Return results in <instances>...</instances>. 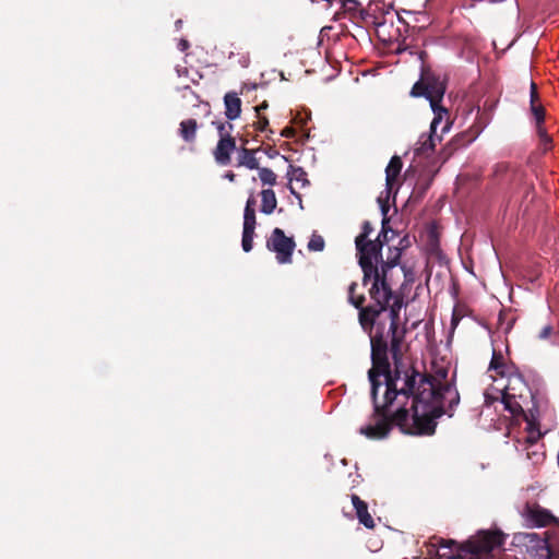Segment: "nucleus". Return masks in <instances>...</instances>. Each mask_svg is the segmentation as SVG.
Returning <instances> with one entry per match:
<instances>
[{"instance_id":"1","label":"nucleus","mask_w":559,"mask_h":559,"mask_svg":"<svg viewBox=\"0 0 559 559\" xmlns=\"http://www.w3.org/2000/svg\"><path fill=\"white\" fill-rule=\"evenodd\" d=\"M394 360L395 366L399 365ZM372 368L368 372L371 383V397L374 413L371 421L359 428V433L368 439L388 437L392 423L409 435H432L436 419L448 414L460 402L455 386L447 381L448 369L437 368L433 380L415 370H408L401 376L396 368L395 377L389 372Z\"/></svg>"},{"instance_id":"2","label":"nucleus","mask_w":559,"mask_h":559,"mask_svg":"<svg viewBox=\"0 0 559 559\" xmlns=\"http://www.w3.org/2000/svg\"><path fill=\"white\" fill-rule=\"evenodd\" d=\"M370 280H372V285L369 293L376 306L362 307L365 297L364 295L356 296V283H352L348 287V301L359 309V323L369 335L374 369L384 372L389 367V350L392 358L397 361L404 332H400L397 329L399 311L394 308H386L392 292L384 277H381L378 271L372 274Z\"/></svg>"},{"instance_id":"3","label":"nucleus","mask_w":559,"mask_h":559,"mask_svg":"<svg viewBox=\"0 0 559 559\" xmlns=\"http://www.w3.org/2000/svg\"><path fill=\"white\" fill-rule=\"evenodd\" d=\"M488 373L492 379V384L484 393L485 402L487 404L499 402L503 409L514 417L523 415L526 423L525 441L528 444L536 443L543 436V432L534 414H524V404L527 402L530 389L523 377L519 372L513 371L511 367L506 366L502 361V356L496 354V352L492 354Z\"/></svg>"},{"instance_id":"4","label":"nucleus","mask_w":559,"mask_h":559,"mask_svg":"<svg viewBox=\"0 0 559 559\" xmlns=\"http://www.w3.org/2000/svg\"><path fill=\"white\" fill-rule=\"evenodd\" d=\"M444 93V82L429 72H424L420 81L416 82L411 91L412 96H424L429 100L433 112L432 130L442 123V133H448L452 122L448 109L440 105Z\"/></svg>"},{"instance_id":"5","label":"nucleus","mask_w":559,"mask_h":559,"mask_svg":"<svg viewBox=\"0 0 559 559\" xmlns=\"http://www.w3.org/2000/svg\"><path fill=\"white\" fill-rule=\"evenodd\" d=\"M504 536L500 531H479L461 547L459 559H483L502 546Z\"/></svg>"},{"instance_id":"6","label":"nucleus","mask_w":559,"mask_h":559,"mask_svg":"<svg viewBox=\"0 0 559 559\" xmlns=\"http://www.w3.org/2000/svg\"><path fill=\"white\" fill-rule=\"evenodd\" d=\"M356 249L358 252V262L364 272V285L370 281L373 273L378 272L377 263L381 259L382 242L380 235L374 241L355 240Z\"/></svg>"},{"instance_id":"7","label":"nucleus","mask_w":559,"mask_h":559,"mask_svg":"<svg viewBox=\"0 0 559 559\" xmlns=\"http://www.w3.org/2000/svg\"><path fill=\"white\" fill-rule=\"evenodd\" d=\"M266 247L276 253L277 262L284 264L292 261L295 241L293 238L285 236L281 228H275L266 241Z\"/></svg>"},{"instance_id":"8","label":"nucleus","mask_w":559,"mask_h":559,"mask_svg":"<svg viewBox=\"0 0 559 559\" xmlns=\"http://www.w3.org/2000/svg\"><path fill=\"white\" fill-rule=\"evenodd\" d=\"M524 539L531 559H552L555 557V552L546 538H542L536 533H527L524 535Z\"/></svg>"},{"instance_id":"9","label":"nucleus","mask_w":559,"mask_h":559,"mask_svg":"<svg viewBox=\"0 0 559 559\" xmlns=\"http://www.w3.org/2000/svg\"><path fill=\"white\" fill-rule=\"evenodd\" d=\"M524 519L530 527H545L556 521V518L550 511L537 504L527 506L525 508Z\"/></svg>"},{"instance_id":"10","label":"nucleus","mask_w":559,"mask_h":559,"mask_svg":"<svg viewBox=\"0 0 559 559\" xmlns=\"http://www.w3.org/2000/svg\"><path fill=\"white\" fill-rule=\"evenodd\" d=\"M442 123L432 130V122L430 123L429 134H421L415 144L414 153L417 156L427 155L433 151L436 143L442 140Z\"/></svg>"},{"instance_id":"11","label":"nucleus","mask_w":559,"mask_h":559,"mask_svg":"<svg viewBox=\"0 0 559 559\" xmlns=\"http://www.w3.org/2000/svg\"><path fill=\"white\" fill-rule=\"evenodd\" d=\"M236 148V142L233 138L219 139L215 150L214 157L217 164L226 166L230 163V154Z\"/></svg>"},{"instance_id":"12","label":"nucleus","mask_w":559,"mask_h":559,"mask_svg":"<svg viewBox=\"0 0 559 559\" xmlns=\"http://www.w3.org/2000/svg\"><path fill=\"white\" fill-rule=\"evenodd\" d=\"M352 503L356 511V516L360 524H362L367 528L374 527V521L370 513L368 512V507L365 501H362L358 496L352 495Z\"/></svg>"},{"instance_id":"13","label":"nucleus","mask_w":559,"mask_h":559,"mask_svg":"<svg viewBox=\"0 0 559 559\" xmlns=\"http://www.w3.org/2000/svg\"><path fill=\"white\" fill-rule=\"evenodd\" d=\"M225 115L228 120H236L241 114V99L235 92H228L224 96Z\"/></svg>"},{"instance_id":"14","label":"nucleus","mask_w":559,"mask_h":559,"mask_svg":"<svg viewBox=\"0 0 559 559\" xmlns=\"http://www.w3.org/2000/svg\"><path fill=\"white\" fill-rule=\"evenodd\" d=\"M255 224V216L243 217L241 247L245 252L252 250Z\"/></svg>"},{"instance_id":"15","label":"nucleus","mask_w":559,"mask_h":559,"mask_svg":"<svg viewBox=\"0 0 559 559\" xmlns=\"http://www.w3.org/2000/svg\"><path fill=\"white\" fill-rule=\"evenodd\" d=\"M402 169V160L399 156H393L385 169V182L388 192L392 189L393 182L396 180Z\"/></svg>"},{"instance_id":"16","label":"nucleus","mask_w":559,"mask_h":559,"mask_svg":"<svg viewBox=\"0 0 559 559\" xmlns=\"http://www.w3.org/2000/svg\"><path fill=\"white\" fill-rule=\"evenodd\" d=\"M261 203V212L266 215L272 214L277 205L275 192L272 189L262 190Z\"/></svg>"},{"instance_id":"17","label":"nucleus","mask_w":559,"mask_h":559,"mask_svg":"<svg viewBox=\"0 0 559 559\" xmlns=\"http://www.w3.org/2000/svg\"><path fill=\"white\" fill-rule=\"evenodd\" d=\"M198 124L194 119H187L181 121L179 133L186 142H192L195 139Z\"/></svg>"},{"instance_id":"18","label":"nucleus","mask_w":559,"mask_h":559,"mask_svg":"<svg viewBox=\"0 0 559 559\" xmlns=\"http://www.w3.org/2000/svg\"><path fill=\"white\" fill-rule=\"evenodd\" d=\"M238 165L245 166L249 169H258L259 160L255 157L253 151L242 148L238 154Z\"/></svg>"},{"instance_id":"19","label":"nucleus","mask_w":559,"mask_h":559,"mask_svg":"<svg viewBox=\"0 0 559 559\" xmlns=\"http://www.w3.org/2000/svg\"><path fill=\"white\" fill-rule=\"evenodd\" d=\"M287 176L290 182L300 183L301 188L309 183L307 173L301 167L290 166Z\"/></svg>"},{"instance_id":"20","label":"nucleus","mask_w":559,"mask_h":559,"mask_svg":"<svg viewBox=\"0 0 559 559\" xmlns=\"http://www.w3.org/2000/svg\"><path fill=\"white\" fill-rule=\"evenodd\" d=\"M538 340L546 341L551 338L552 345H559V325L555 330L550 324L545 325L537 335Z\"/></svg>"},{"instance_id":"21","label":"nucleus","mask_w":559,"mask_h":559,"mask_svg":"<svg viewBox=\"0 0 559 559\" xmlns=\"http://www.w3.org/2000/svg\"><path fill=\"white\" fill-rule=\"evenodd\" d=\"M259 178L263 185L274 186L276 183V175L270 168L262 167L258 168Z\"/></svg>"},{"instance_id":"22","label":"nucleus","mask_w":559,"mask_h":559,"mask_svg":"<svg viewBox=\"0 0 559 559\" xmlns=\"http://www.w3.org/2000/svg\"><path fill=\"white\" fill-rule=\"evenodd\" d=\"M536 131L539 138L540 145L544 151L551 148V138L547 134L546 130L542 126L536 127Z\"/></svg>"},{"instance_id":"23","label":"nucleus","mask_w":559,"mask_h":559,"mask_svg":"<svg viewBox=\"0 0 559 559\" xmlns=\"http://www.w3.org/2000/svg\"><path fill=\"white\" fill-rule=\"evenodd\" d=\"M308 249L310 251H322L324 249V239L319 235H312L308 242Z\"/></svg>"},{"instance_id":"24","label":"nucleus","mask_w":559,"mask_h":559,"mask_svg":"<svg viewBox=\"0 0 559 559\" xmlns=\"http://www.w3.org/2000/svg\"><path fill=\"white\" fill-rule=\"evenodd\" d=\"M531 112L534 116V119L536 121V127L542 126L545 118L544 108L540 105L531 104Z\"/></svg>"},{"instance_id":"25","label":"nucleus","mask_w":559,"mask_h":559,"mask_svg":"<svg viewBox=\"0 0 559 559\" xmlns=\"http://www.w3.org/2000/svg\"><path fill=\"white\" fill-rule=\"evenodd\" d=\"M219 134V139L231 138L230 131L233 130L231 123L214 122Z\"/></svg>"},{"instance_id":"26","label":"nucleus","mask_w":559,"mask_h":559,"mask_svg":"<svg viewBox=\"0 0 559 559\" xmlns=\"http://www.w3.org/2000/svg\"><path fill=\"white\" fill-rule=\"evenodd\" d=\"M373 228L369 222H364L361 233L356 237V240L365 241L367 237L372 233Z\"/></svg>"},{"instance_id":"27","label":"nucleus","mask_w":559,"mask_h":559,"mask_svg":"<svg viewBox=\"0 0 559 559\" xmlns=\"http://www.w3.org/2000/svg\"><path fill=\"white\" fill-rule=\"evenodd\" d=\"M378 202L380 203L381 213H382V215H383L382 223H383V225H384V224H385V222H386V214H388V211H389V206H388V204L382 200V197H381V195L378 198Z\"/></svg>"},{"instance_id":"28","label":"nucleus","mask_w":559,"mask_h":559,"mask_svg":"<svg viewBox=\"0 0 559 559\" xmlns=\"http://www.w3.org/2000/svg\"><path fill=\"white\" fill-rule=\"evenodd\" d=\"M537 98V87L534 82L531 83V104H535Z\"/></svg>"},{"instance_id":"29","label":"nucleus","mask_w":559,"mask_h":559,"mask_svg":"<svg viewBox=\"0 0 559 559\" xmlns=\"http://www.w3.org/2000/svg\"><path fill=\"white\" fill-rule=\"evenodd\" d=\"M257 86L258 85L255 83H243L241 86V93H243V91H253Z\"/></svg>"},{"instance_id":"30","label":"nucleus","mask_w":559,"mask_h":559,"mask_svg":"<svg viewBox=\"0 0 559 559\" xmlns=\"http://www.w3.org/2000/svg\"><path fill=\"white\" fill-rule=\"evenodd\" d=\"M267 124H269V120H267L265 117H263V118H261V119L259 120V122H258V129H259V130H261V131H263V130H265V128L267 127Z\"/></svg>"},{"instance_id":"31","label":"nucleus","mask_w":559,"mask_h":559,"mask_svg":"<svg viewBox=\"0 0 559 559\" xmlns=\"http://www.w3.org/2000/svg\"><path fill=\"white\" fill-rule=\"evenodd\" d=\"M254 206H255V199L252 194H250V197L248 198V200L246 202L245 209H254Z\"/></svg>"},{"instance_id":"32","label":"nucleus","mask_w":559,"mask_h":559,"mask_svg":"<svg viewBox=\"0 0 559 559\" xmlns=\"http://www.w3.org/2000/svg\"><path fill=\"white\" fill-rule=\"evenodd\" d=\"M255 216V209H245L243 217Z\"/></svg>"},{"instance_id":"33","label":"nucleus","mask_w":559,"mask_h":559,"mask_svg":"<svg viewBox=\"0 0 559 559\" xmlns=\"http://www.w3.org/2000/svg\"><path fill=\"white\" fill-rule=\"evenodd\" d=\"M188 47H189L188 41L186 39H181L180 43H179V49L181 51H185Z\"/></svg>"},{"instance_id":"34","label":"nucleus","mask_w":559,"mask_h":559,"mask_svg":"<svg viewBox=\"0 0 559 559\" xmlns=\"http://www.w3.org/2000/svg\"><path fill=\"white\" fill-rule=\"evenodd\" d=\"M292 133H293V130H292V129H289V128H285V129L281 132V134H282L283 136H286V138H289V136L292 135Z\"/></svg>"},{"instance_id":"35","label":"nucleus","mask_w":559,"mask_h":559,"mask_svg":"<svg viewBox=\"0 0 559 559\" xmlns=\"http://www.w3.org/2000/svg\"><path fill=\"white\" fill-rule=\"evenodd\" d=\"M267 108V103L264 102L260 106L255 107V111L259 114L261 110H264Z\"/></svg>"},{"instance_id":"36","label":"nucleus","mask_w":559,"mask_h":559,"mask_svg":"<svg viewBox=\"0 0 559 559\" xmlns=\"http://www.w3.org/2000/svg\"><path fill=\"white\" fill-rule=\"evenodd\" d=\"M224 177L226 179H228L229 181H234L235 180V174L231 173V171L226 173Z\"/></svg>"},{"instance_id":"37","label":"nucleus","mask_w":559,"mask_h":559,"mask_svg":"<svg viewBox=\"0 0 559 559\" xmlns=\"http://www.w3.org/2000/svg\"><path fill=\"white\" fill-rule=\"evenodd\" d=\"M241 64H242V67H245V68H246V67H248V64H249V58H248V57H243V58H242V60H241Z\"/></svg>"},{"instance_id":"38","label":"nucleus","mask_w":559,"mask_h":559,"mask_svg":"<svg viewBox=\"0 0 559 559\" xmlns=\"http://www.w3.org/2000/svg\"><path fill=\"white\" fill-rule=\"evenodd\" d=\"M183 91H185V93H190V94L194 95V93L191 91V88L189 86H186L183 88Z\"/></svg>"},{"instance_id":"39","label":"nucleus","mask_w":559,"mask_h":559,"mask_svg":"<svg viewBox=\"0 0 559 559\" xmlns=\"http://www.w3.org/2000/svg\"><path fill=\"white\" fill-rule=\"evenodd\" d=\"M289 189H290V192H292L293 194H296V192H295V190H294V188H293L292 186L289 187Z\"/></svg>"},{"instance_id":"40","label":"nucleus","mask_w":559,"mask_h":559,"mask_svg":"<svg viewBox=\"0 0 559 559\" xmlns=\"http://www.w3.org/2000/svg\"><path fill=\"white\" fill-rule=\"evenodd\" d=\"M181 20L177 21V26H180Z\"/></svg>"},{"instance_id":"41","label":"nucleus","mask_w":559,"mask_h":559,"mask_svg":"<svg viewBox=\"0 0 559 559\" xmlns=\"http://www.w3.org/2000/svg\"><path fill=\"white\" fill-rule=\"evenodd\" d=\"M181 20L177 21V26H180Z\"/></svg>"}]
</instances>
